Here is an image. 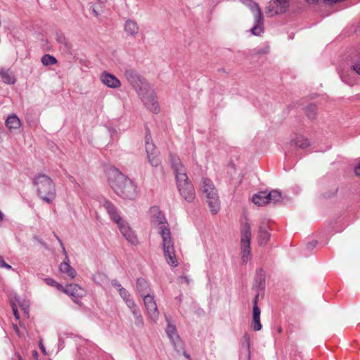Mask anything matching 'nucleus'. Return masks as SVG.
<instances>
[{
    "mask_svg": "<svg viewBox=\"0 0 360 360\" xmlns=\"http://www.w3.org/2000/svg\"><path fill=\"white\" fill-rule=\"evenodd\" d=\"M167 326L166 328V333L168 338L170 339L171 342L173 344L174 349L176 351L179 350V347H181V341L179 335L176 333V326L172 324L167 319Z\"/></svg>",
    "mask_w": 360,
    "mask_h": 360,
    "instance_id": "16",
    "label": "nucleus"
},
{
    "mask_svg": "<svg viewBox=\"0 0 360 360\" xmlns=\"http://www.w3.org/2000/svg\"><path fill=\"white\" fill-rule=\"evenodd\" d=\"M118 292L120 297L129 308L134 307V305L136 304L134 300L131 297L129 292L125 288H120Z\"/></svg>",
    "mask_w": 360,
    "mask_h": 360,
    "instance_id": "25",
    "label": "nucleus"
},
{
    "mask_svg": "<svg viewBox=\"0 0 360 360\" xmlns=\"http://www.w3.org/2000/svg\"><path fill=\"white\" fill-rule=\"evenodd\" d=\"M92 13L96 17L99 15L98 11L94 7L92 8Z\"/></svg>",
    "mask_w": 360,
    "mask_h": 360,
    "instance_id": "40",
    "label": "nucleus"
},
{
    "mask_svg": "<svg viewBox=\"0 0 360 360\" xmlns=\"http://www.w3.org/2000/svg\"><path fill=\"white\" fill-rule=\"evenodd\" d=\"M169 160L181 196L188 202H193L195 198V192L192 183L188 178L185 167L175 155H170Z\"/></svg>",
    "mask_w": 360,
    "mask_h": 360,
    "instance_id": "4",
    "label": "nucleus"
},
{
    "mask_svg": "<svg viewBox=\"0 0 360 360\" xmlns=\"http://www.w3.org/2000/svg\"><path fill=\"white\" fill-rule=\"evenodd\" d=\"M289 7V0H273L266 8V13L270 16L285 13Z\"/></svg>",
    "mask_w": 360,
    "mask_h": 360,
    "instance_id": "11",
    "label": "nucleus"
},
{
    "mask_svg": "<svg viewBox=\"0 0 360 360\" xmlns=\"http://www.w3.org/2000/svg\"><path fill=\"white\" fill-rule=\"evenodd\" d=\"M112 285L115 287L117 288V291L120 290V288H123L122 285L117 280H113L112 281Z\"/></svg>",
    "mask_w": 360,
    "mask_h": 360,
    "instance_id": "36",
    "label": "nucleus"
},
{
    "mask_svg": "<svg viewBox=\"0 0 360 360\" xmlns=\"http://www.w3.org/2000/svg\"><path fill=\"white\" fill-rule=\"evenodd\" d=\"M129 309L134 317V324L136 326L143 327V319L138 306L135 304L134 307H130Z\"/></svg>",
    "mask_w": 360,
    "mask_h": 360,
    "instance_id": "24",
    "label": "nucleus"
},
{
    "mask_svg": "<svg viewBox=\"0 0 360 360\" xmlns=\"http://www.w3.org/2000/svg\"><path fill=\"white\" fill-rule=\"evenodd\" d=\"M39 348L41 351V352L44 354H47V352L46 351V349H45V347L43 345V342H42V340H40L39 342Z\"/></svg>",
    "mask_w": 360,
    "mask_h": 360,
    "instance_id": "38",
    "label": "nucleus"
},
{
    "mask_svg": "<svg viewBox=\"0 0 360 360\" xmlns=\"http://www.w3.org/2000/svg\"><path fill=\"white\" fill-rule=\"evenodd\" d=\"M253 330L255 331H259L262 329V324L260 322V317L258 318H252V322Z\"/></svg>",
    "mask_w": 360,
    "mask_h": 360,
    "instance_id": "31",
    "label": "nucleus"
},
{
    "mask_svg": "<svg viewBox=\"0 0 360 360\" xmlns=\"http://www.w3.org/2000/svg\"><path fill=\"white\" fill-rule=\"evenodd\" d=\"M178 280L181 283H185L186 284H189L191 282V279L187 276H181L178 278Z\"/></svg>",
    "mask_w": 360,
    "mask_h": 360,
    "instance_id": "33",
    "label": "nucleus"
},
{
    "mask_svg": "<svg viewBox=\"0 0 360 360\" xmlns=\"http://www.w3.org/2000/svg\"><path fill=\"white\" fill-rule=\"evenodd\" d=\"M41 63L44 65H52L57 63V60L55 57L49 55V54H45L42 56L41 59Z\"/></svg>",
    "mask_w": 360,
    "mask_h": 360,
    "instance_id": "27",
    "label": "nucleus"
},
{
    "mask_svg": "<svg viewBox=\"0 0 360 360\" xmlns=\"http://www.w3.org/2000/svg\"><path fill=\"white\" fill-rule=\"evenodd\" d=\"M316 110H317V108H316V105H314V104L309 105L306 108V115H307V117L310 120L315 119L316 116Z\"/></svg>",
    "mask_w": 360,
    "mask_h": 360,
    "instance_id": "28",
    "label": "nucleus"
},
{
    "mask_svg": "<svg viewBox=\"0 0 360 360\" xmlns=\"http://www.w3.org/2000/svg\"><path fill=\"white\" fill-rule=\"evenodd\" d=\"M268 229V225L265 223L259 226L258 231V242L259 245H264L269 240L271 235Z\"/></svg>",
    "mask_w": 360,
    "mask_h": 360,
    "instance_id": "19",
    "label": "nucleus"
},
{
    "mask_svg": "<svg viewBox=\"0 0 360 360\" xmlns=\"http://www.w3.org/2000/svg\"><path fill=\"white\" fill-rule=\"evenodd\" d=\"M259 294H257L254 298L253 304H257Z\"/></svg>",
    "mask_w": 360,
    "mask_h": 360,
    "instance_id": "41",
    "label": "nucleus"
},
{
    "mask_svg": "<svg viewBox=\"0 0 360 360\" xmlns=\"http://www.w3.org/2000/svg\"><path fill=\"white\" fill-rule=\"evenodd\" d=\"M261 311L257 304H253L252 318L260 317Z\"/></svg>",
    "mask_w": 360,
    "mask_h": 360,
    "instance_id": "32",
    "label": "nucleus"
},
{
    "mask_svg": "<svg viewBox=\"0 0 360 360\" xmlns=\"http://www.w3.org/2000/svg\"><path fill=\"white\" fill-rule=\"evenodd\" d=\"M12 309H13V314H14L15 317L17 319H19V314H18V311L17 307L14 304H12Z\"/></svg>",
    "mask_w": 360,
    "mask_h": 360,
    "instance_id": "37",
    "label": "nucleus"
},
{
    "mask_svg": "<svg viewBox=\"0 0 360 360\" xmlns=\"http://www.w3.org/2000/svg\"><path fill=\"white\" fill-rule=\"evenodd\" d=\"M101 82L106 86L112 89H116L121 86L120 81L113 75L107 72H103L100 75Z\"/></svg>",
    "mask_w": 360,
    "mask_h": 360,
    "instance_id": "17",
    "label": "nucleus"
},
{
    "mask_svg": "<svg viewBox=\"0 0 360 360\" xmlns=\"http://www.w3.org/2000/svg\"><path fill=\"white\" fill-rule=\"evenodd\" d=\"M5 124L10 130H15L20 128L21 122L18 116L13 114L7 117Z\"/></svg>",
    "mask_w": 360,
    "mask_h": 360,
    "instance_id": "23",
    "label": "nucleus"
},
{
    "mask_svg": "<svg viewBox=\"0 0 360 360\" xmlns=\"http://www.w3.org/2000/svg\"><path fill=\"white\" fill-rule=\"evenodd\" d=\"M150 212L151 223L162 238L161 246L165 259L169 265L176 266L178 261L175 254L174 240L171 236L169 224L164 214L158 207L151 208Z\"/></svg>",
    "mask_w": 360,
    "mask_h": 360,
    "instance_id": "1",
    "label": "nucleus"
},
{
    "mask_svg": "<svg viewBox=\"0 0 360 360\" xmlns=\"http://www.w3.org/2000/svg\"><path fill=\"white\" fill-rule=\"evenodd\" d=\"M146 151L148 155V162L153 167H158L160 160L158 158V152L152 141L150 134L147 131L145 136Z\"/></svg>",
    "mask_w": 360,
    "mask_h": 360,
    "instance_id": "10",
    "label": "nucleus"
},
{
    "mask_svg": "<svg viewBox=\"0 0 360 360\" xmlns=\"http://www.w3.org/2000/svg\"><path fill=\"white\" fill-rule=\"evenodd\" d=\"M65 294L75 297H82L85 295L84 290L77 284H70L61 290Z\"/></svg>",
    "mask_w": 360,
    "mask_h": 360,
    "instance_id": "18",
    "label": "nucleus"
},
{
    "mask_svg": "<svg viewBox=\"0 0 360 360\" xmlns=\"http://www.w3.org/2000/svg\"><path fill=\"white\" fill-rule=\"evenodd\" d=\"M33 355H34L35 357H37V356H38L37 352L34 351V352H33Z\"/></svg>",
    "mask_w": 360,
    "mask_h": 360,
    "instance_id": "44",
    "label": "nucleus"
},
{
    "mask_svg": "<svg viewBox=\"0 0 360 360\" xmlns=\"http://www.w3.org/2000/svg\"><path fill=\"white\" fill-rule=\"evenodd\" d=\"M124 75L137 93L143 105L149 110L158 113L160 111V107L156 94L146 80L133 70H127Z\"/></svg>",
    "mask_w": 360,
    "mask_h": 360,
    "instance_id": "2",
    "label": "nucleus"
},
{
    "mask_svg": "<svg viewBox=\"0 0 360 360\" xmlns=\"http://www.w3.org/2000/svg\"><path fill=\"white\" fill-rule=\"evenodd\" d=\"M18 360H22L21 356L20 354H17Z\"/></svg>",
    "mask_w": 360,
    "mask_h": 360,
    "instance_id": "45",
    "label": "nucleus"
},
{
    "mask_svg": "<svg viewBox=\"0 0 360 360\" xmlns=\"http://www.w3.org/2000/svg\"><path fill=\"white\" fill-rule=\"evenodd\" d=\"M0 77L2 81L7 84H14L16 82L15 77L10 69L1 68L0 70Z\"/></svg>",
    "mask_w": 360,
    "mask_h": 360,
    "instance_id": "21",
    "label": "nucleus"
},
{
    "mask_svg": "<svg viewBox=\"0 0 360 360\" xmlns=\"http://www.w3.org/2000/svg\"><path fill=\"white\" fill-rule=\"evenodd\" d=\"M200 191L206 198L210 212L217 214L220 210V201L212 181L209 179L202 178L200 181Z\"/></svg>",
    "mask_w": 360,
    "mask_h": 360,
    "instance_id": "6",
    "label": "nucleus"
},
{
    "mask_svg": "<svg viewBox=\"0 0 360 360\" xmlns=\"http://www.w3.org/2000/svg\"><path fill=\"white\" fill-rule=\"evenodd\" d=\"M143 300L149 318L153 322H156L159 318V311L157 304L154 300V296L152 295H144Z\"/></svg>",
    "mask_w": 360,
    "mask_h": 360,
    "instance_id": "12",
    "label": "nucleus"
},
{
    "mask_svg": "<svg viewBox=\"0 0 360 360\" xmlns=\"http://www.w3.org/2000/svg\"><path fill=\"white\" fill-rule=\"evenodd\" d=\"M44 281L48 285L56 287L59 290L63 289V286L62 285L57 283L54 279L51 278H46Z\"/></svg>",
    "mask_w": 360,
    "mask_h": 360,
    "instance_id": "30",
    "label": "nucleus"
},
{
    "mask_svg": "<svg viewBox=\"0 0 360 360\" xmlns=\"http://www.w3.org/2000/svg\"><path fill=\"white\" fill-rule=\"evenodd\" d=\"M124 30L127 36L134 37L139 31V27L136 21L129 19L124 22Z\"/></svg>",
    "mask_w": 360,
    "mask_h": 360,
    "instance_id": "20",
    "label": "nucleus"
},
{
    "mask_svg": "<svg viewBox=\"0 0 360 360\" xmlns=\"http://www.w3.org/2000/svg\"><path fill=\"white\" fill-rule=\"evenodd\" d=\"M34 184L38 195L46 202L50 203L56 198L55 185L49 176L39 174L35 177Z\"/></svg>",
    "mask_w": 360,
    "mask_h": 360,
    "instance_id": "5",
    "label": "nucleus"
},
{
    "mask_svg": "<svg viewBox=\"0 0 360 360\" xmlns=\"http://www.w3.org/2000/svg\"><path fill=\"white\" fill-rule=\"evenodd\" d=\"M122 236L132 245L138 244V238L135 232L124 219L117 224Z\"/></svg>",
    "mask_w": 360,
    "mask_h": 360,
    "instance_id": "13",
    "label": "nucleus"
},
{
    "mask_svg": "<svg viewBox=\"0 0 360 360\" xmlns=\"http://www.w3.org/2000/svg\"><path fill=\"white\" fill-rule=\"evenodd\" d=\"M242 3L248 6L253 13L255 15V25L252 27L251 32L252 34L259 36L262 32H263V16L261 11V9L259 5L252 1V0H241Z\"/></svg>",
    "mask_w": 360,
    "mask_h": 360,
    "instance_id": "7",
    "label": "nucleus"
},
{
    "mask_svg": "<svg viewBox=\"0 0 360 360\" xmlns=\"http://www.w3.org/2000/svg\"><path fill=\"white\" fill-rule=\"evenodd\" d=\"M107 175L110 187L117 195L129 200L136 198L137 188L132 180L115 167L109 168Z\"/></svg>",
    "mask_w": 360,
    "mask_h": 360,
    "instance_id": "3",
    "label": "nucleus"
},
{
    "mask_svg": "<svg viewBox=\"0 0 360 360\" xmlns=\"http://www.w3.org/2000/svg\"><path fill=\"white\" fill-rule=\"evenodd\" d=\"M0 267L6 268L8 269H12V266L11 265L6 264L4 261V259L1 257H0Z\"/></svg>",
    "mask_w": 360,
    "mask_h": 360,
    "instance_id": "34",
    "label": "nucleus"
},
{
    "mask_svg": "<svg viewBox=\"0 0 360 360\" xmlns=\"http://www.w3.org/2000/svg\"><path fill=\"white\" fill-rule=\"evenodd\" d=\"M251 229L249 223L246 222L241 229L240 249L242 261L247 263L251 259L250 253Z\"/></svg>",
    "mask_w": 360,
    "mask_h": 360,
    "instance_id": "8",
    "label": "nucleus"
},
{
    "mask_svg": "<svg viewBox=\"0 0 360 360\" xmlns=\"http://www.w3.org/2000/svg\"><path fill=\"white\" fill-rule=\"evenodd\" d=\"M354 172L356 176H360V163L355 167Z\"/></svg>",
    "mask_w": 360,
    "mask_h": 360,
    "instance_id": "39",
    "label": "nucleus"
},
{
    "mask_svg": "<svg viewBox=\"0 0 360 360\" xmlns=\"http://www.w3.org/2000/svg\"><path fill=\"white\" fill-rule=\"evenodd\" d=\"M295 145L300 148H306L310 146V142L307 139L300 136L294 141Z\"/></svg>",
    "mask_w": 360,
    "mask_h": 360,
    "instance_id": "26",
    "label": "nucleus"
},
{
    "mask_svg": "<svg viewBox=\"0 0 360 360\" xmlns=\"http://www.w3.org/2000/svg\"><path fill=\"white\" fill-rule=\"evenodd\" d=\"M281 200V193L278 191L274 190L269 193L262 191L256 193L252 197V202L259 206H263L269 203L276 204Z\"/></svg>",
    "mask_w": 360,
    "mask_h": 360,
    "instance_id": "9",
    "label": "nucleus"
},
{
    "mask_svg": "<svg viewBox=\"0 0 360 360\" xmlns=\"http://www.w3.org/2000/svg\"><path fill=\"white\" fill-rule=\"evenodd\" d=\"M102 205L107 211L110 219L116 224H119L123 219L120 216L119 212L116 207L108 200L103 199L100 202Z\"/></svg>",
    "mask_w": 360,
    "mask_h": 360,
    "instance_id": "15",
    "label": "nucleus"
},
{
    "mask_svg": "<svg viewBox=\"0 0 360 360\" xmlns=\"http://www.w3.org/2000/svg\"><path fill=\"white\" fill-rule=\"evenodd\" d=\"M352 70L359 75H360V62L355 63L352 67Z\"/></svg>",
    "mask_w": 360,
    "mask_h": 360,
    "instance_id": "35",
    "label": "nucleus"
},
{
    "mask_svg": "<svg viewBox=\"0 0 360 360\" xmlns=\"http://www.w3.org/2000/svg\"><path fill=\"white\" fill-rule=\"evenodd\" d=\"M136 288L143 297H144V295H150V288L148 283L143 278H140L137 279Z\"/></svg>",
    "mask_w": 360,
    "mask_h": 360,
    "instance_id": "22",
    "label": "nucleus"
},
{
    "mask_svg": "<svg viewBox=\"0 0 360 360\" xmlns=\"http://www.w3.org/2000/svg\"><path fill=\"white\" fill-rule=\"evenodd\" d=\"M56 238L58 240V242L62 248L63 252L64 255H65V258L67 259V261H65L60 264V266H59L60 271L63 274H66L70 278L72 279L76 277L77 272L69 264V259H68V257L67 255V252H66L65 248L63 245L62 240L58 236H56Z\"/></svg>",
    "mask_w": 360,
    "mask_h": 360,
    "instance_id": "14",
    "label": "nucleus"
},
{
    "mask_svg": "<svg viewBox=\"0 0 360 360\" xmlns=\"http://www.w3.org/2000/svg\"><path fill=\"white\" fill-rule=\"evenodd\" d=\"M184 355L185 357H186L187 359H190V355H188V354H186V352L184 353Z\"/></svg>",
    "mask_w": 360,
    "mask_h": 360,
    "instance_id": "43",
    "label": "nucleus"
},
{
    "mask_svg": "<svg viewBox=\"0 0 360 360\" xmlns=\"http://www.w3.org/2000/svg\"><path fill=\"white\" fill-rule=\"evenodd\" d=\"M264 281V279L262 276L259 277V284L262 285V283Z\"/></svg>",
    "mask_w": 360,
    "mask_h": 360,
    "instance_id": "42",
    "label": "nucleus"
},
{
    "mask_svg": "<svg viewBox=\"0 0 360 360\" xmlns=\"http://www.w3.org/2000/svg\"><path fill=\"white\" fill-rule=\"evenodd\" d=\"M56 40L59 44L63 45L67 49L70 48V43L63 34H57Z\"/></svg>",
    "mask_w": 360,
    "mask_h": 360,
    "instance_id": "29",
    "label": "nucleus"
}]
</instances>
